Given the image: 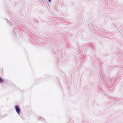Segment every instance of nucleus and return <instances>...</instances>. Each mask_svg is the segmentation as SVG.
<instances>
[{
  "mask_svg": "<svg viewBox=\"0 0 123 123\" xmlns=\"http://www.w3.org/2000/svg\"><path fill=\"white\" fill-rule=\"evenodd\" d=\"M112 99L111 98H108V102H112Z\"/></svg>",
  "mask_w": 123,
  "mask_h": 123,
  "instance_id": "2",
  "label": "nucleus"
},
{
  "mask_svg": "<svg viewBox=\"0 0 123 123\" xmlns=\"http://www.w3.org/2000/svg\"><path fill=\"white\" fill-rule=\"evenodd\" d=\"M3 80L2 78H1L0 77V82H3Z\"/></svg>",
  "mask_w": 123,
  "mask_h": 123,
  "instance_id": "3",
  "label": "nucleus"
},
{
  "mask_svg": "<svg viewBox=\"0 0 123 123\" xmlns=\"http://www.w3.org/2000/svg\"><path fill=\"white\" fill-rule=\"evenodd\" d=\"M15 110L17 113L19 114L20 112V110L18 107L17 105L15 106Z\"/></svg>",
  "mask_w": 123,
  "mask_h": 123,
  "instance_id": "1",
  "label": "nucleus"
},
{
  "mask_svg": "<svg viewBox=\"0 0 123 123\" xmlns=\"http://www.w3.org/2000/svg\"><path fill=\"white\" fill-rule=\"evenodd\" d=\"M109 103H108V105H109Z\"/></svg>",
  "mask_w": 123,
  "mask_h": 123,
  "instance_id": "5",
  "label": "nucleus"
},
{
  "mask_svg": "<svg viewBox=\"0 0 123 123\" xmlns=\"http://www.w3.org/2000/svg\"><path fill=\"white\" fill-rule=\"evenodd\" d=\"M48 0L49 1V2H50L51 1V0Z\"/></svg>",
  "mask_w": 123,
  "mask_h": 123,
  "instance_id": "4",
  "label": "nucleus"
}]
</instances>
